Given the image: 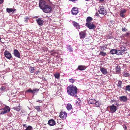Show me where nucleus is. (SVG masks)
<instances>
[{
	"label": "nucleus",
	"mask_w": 130,
	"mask_h": 130,
	"mask_svg": "<svg viewBox=\"0 0 130 130\" xmlns=\"http://www.w3.org/2000/svg\"><path fill=\"white\" fill-rule=\"evenodd\" d=\"M86 25L90 29H93L95 28L94 25L91 23H86Z\"/></svg>",
	"instance_id": "8"
},
{
	"label": "nucleus",
	"mask_w": 130,
	"mask_h": 130,
	"mask_svg": "<svg viewBox=\"0 0 130 130\" xmlns=\"http://www.w3.org/2000/svg\"><path fill=\"white\" fill-rule=\"evenodd\" d=\"M110 110L111 112H114L116 110V107L114 105L111 106L110 107Z\"/></svg>",
	"instance_id": "14"
},
{
	"label": "nucleus",
	"mask_w": 130,
	"mask_h": 130,
	"mask_svg": "<svg viewBox=\"0 0 130 130\" xmlns=\"http://www.w3.org/2000/svg\"><path fill=\"white\" fill-rule=\"evenodd\" d=\"M117 52V50L115 49H113L110 50V53L111 54L113 55L116 54Z\"/></svg>",
	"instance_id": "24"
},
{
	"label": "nucleus",
	"mask_w": 130,
	"mask_h": 130,
	"mask_svg": "<svg viewBox=\"0 0 130 130\" xmlns=\"http://www.w3.org/2000/svg\"><path fill=\"white\" fill-rule=\"evenodd\" d=\"M4 2V0H0V5L2 4Z\"/></svg>",
	"instance_id": "48"
},
{
	"label": "nucleus",
	"mask_w": 130,
	"mask_h": 130,
	"mask_svg": "<svg viewBox=\"0 0 130 130\" xmlns=\"http://www.w3.org/2000/svg\"><path fill=\"white\" fill-rule=\"evenodd\" d=\"M122 31H126L127 30V29L124 28H122Z\"/></svg>",
	"instance_id": "46"
},
{
	"label": "nucleus",
	"mask_w": 130,
	"mask_h": 130,
	"mask_svg": "<svg viewBox=\"0 0 130 130\" xmlns=\"http://www.w3.org/2000/svg\"><path fill=\"white\" fill-rule=\"evenodd\" d=\"M100 55L104 56L106 55L107 54L105 52H104L103 51H101L100 53Z\"/></svg>",
	"instance_id": "33"
},
{
	"label": "nucleus",
	"mask_w": 130,
	"mask_h": 130,
	"mask_svg": "<svg viewBox=\"0 0 130 130\" xmlns=\"http://www.w3.org/2000/svg\"><path fill=\"white\" fill-rule=\"evenodd\" d=\"M120 100L121 101L123 102H126L128 100V99L126 96H123L120 97Z\"/></svg>",
	"instance_id": "16"
},
{
	"label": "nucleus",
	"mask_w": 130,
	"mask_h": 130,
	"mask_svg": "<svg viewBox=\"0 0 130 130\" xmlns=\"http://www.w3.org/2000/svg\"><path fill=\"white\" fill-rule=\"evenodd\" d=\"M129 35V34L128 33H126V35H125L126 36H128Z\"/></svg>",
	"instance_id": "50"
},
{
	"label": "nucleus",
	"mask_w": 130,
	"mask_h": 130,
	"mask_svg": "<svg viewBox=\"0 0 130 130\" xmlns=\"http://www.w3.org/2000/svg\"><path fill=\"white\" fill-rule=\"evenodd\" d=\"M41 107L40 106H36L34 107V108L35 109L38 111L39 112L41 111Z\"/></svg>",
	"instance_id": "27"
},
{
	"label": "nucleus",
	"mask_w": 130,
	"mask_h": 130,
	"mask_svg": "<svg viewBox=\"0 0 130 130\" xmlns=\"http://www.w3.org/2000/svg\"><path fill=\"white\" fill-rule=\"evenodd\" d=\"M67 90L69 95L75 97L77 96V89L75 86L70 85L68 86Z\"/></svg>",
	"instance_id": "1"
},
{
	"label": "nucleus",
	"mask_w": 130,
	"mask_h": 130,
	"mask_svg": "<svg viewBox=\"0 0 130 130\" xmlns=\"http://www.w3.org/2000/svg\"><path fill=\"white\" fill-rule=\"evenodd\" d=\"M32 129V127L30 126H28V127H27L25 130H31Z\"/></svg>",
	"instance_id": "41"
},
{
	"label": "nucleus",
	"mask_w": 130,
	"mask_h": 130,
	"mask_svg": "<svg viewBox=\"0 0 130 130\" xmlns=\"http://www.w3.org/2000/svg\"><path fill=\"white\" fill-rule=\"evenodd\" d=\"M123 76L125 77H128L129 76L130 74L126 72H124L123 73Z\"/></svg>",
	"instance_id": "32"
},
{
	"label": "nucleus",
	"mask_w": 130,
	"mask_h": 130,
	"mask_svg": "<svg viewBox=\"0 0 130 130\" xmlns=\"http://www.w3.org/2000/svg\"><path fill=\"white\" fill-rule=\"evenodd\" d=\"M39 101L40 102V103H41V102H42L41 101H39H39H37V102H38V101Z\"/></svg>",
	"instance_id": "53"
},
{
	"label": "nucleus",
	"mask_w": 130,
	"mask_h": 130,
	"mask_svg": "<svg viewBox=\"0 0 130 130\" xmlns=\"http://www.w3.org/2000/svg\"><path fill=\"white\" fill-rule=\"evenodd\" d=\"M52 8L50 5L47 4L42 9L43 11L46 13H49L51 12Z\"/></svg>",
	"instance_id": "3"
},
{
	"label": "nucleus",
	"mask_w": 130,
	"mask_h": 130,
	"mask_svg": "<svg viewBox=\"0 0 130 130\" xmlns=\"http://www.w3.org/2000/svg\"><path fill=\"white\" fill-rule=\"evenodd\" d=\"M16 10V9L13 8H8L6 9V11L8 13H11L12 12H13Z\"/></svg>",
	"instance_id": "22"
},
{
	"label": "nucleus",
	"mask_w": 130,
	"mask_h": 130,
	"mask_svg": "<svg viewBox=\"0 0 130 130\" xmlns=\"http://www.w3.org/2000/svg\"><path fill=\"white\" fill-rule=\"evenodd\" d=\"M47 124L50 126H53L56 124L55 121L53 119H51L48 120Z\"/></svg>",
	"instance_id": "12"
},
{
	"label": "nucleus",
	"mask_w": 130,
	"mask_h": 130,
	"mask_svg": "<svg viewBox=\"0 0 130 130\" xmlns=\"http://www.w3.org/2000/svg\"><path fill=\"white\" fill-rule=\"evenodd\" d=\"M57 122L58 123H61V121L59 119H57Z\"/></svg>",
	"instance_id": "44"
},
{
	"label": "nucleus",
	"mask_w": 130,
	"mask_h": 130,
	"mask_svg": "<svg viewBox=\"0 0 130 130\" xmlns=\"http://www.w3.org/2000/svg\"><path fill=\"white\" fill-rule=\"evenodd\" d=\"M116 54L118 55H122L123 54L124 51L122 50H117Z\"/></svg>",
	"instance_id": "25"
},
{
	"label": "nucleus",
	"mask_w": 130,
	"mask_h": 130,
	"mask_svg": "<svg viewBox=\"0 0 130 130\" xmlns=\"http://www.w3.org/2000/svg\"><path fill=\"white\" fill-rule=\"evenodd\" d=\"M67 113L66 112H61L60 113L59 116L62 119H66L67 117Z\"/></svg>",
	"instance_id": "11"
},
{
	"label": "nucleus",
	"mask_w": 130,
	"mask_h": 130,
	"mask_svg": "<svg viewBox=\"0 0 130 130\" xmlns=\"http://www.w3.org/2000/svg\"><path fill=\"white\" fill-rule=\"evenodd\" d=\"M39 90V89L37 88H34L31 89H29L27 90L26 91V92H31L34 95L36 93H37Z\"/></svg>",
	"instance_id": "5"
},
{
	"label": "nucleus",
	"mask_w": 130,
	"mask_h": 130,
	"mask_svg": "<svg viewBox=\"0 0 130 130\" xmlns=\"http://www.w3.org/2000/svg\"><path fill=\"white\" fill-rule=\"evenodd\" d=\"M92 20V19L91 17H89L87 18L86 21L87 23H90V22Z\"/></svg>",
	"instance_id": "29"
},
{
	"label": "nucleus",
	"mask_w": 130,
	"mask_h": 130,
	"mask_svg": "<svg viewBox=\"0 0 130 130\" xmlns=\"http://www.w3.org/2000/svg\"><path fill=\"white\" fill-rule=\"evenodd\" d=\"M69 0L70 1H72V2H74L75 1V0Z\"/></svg>",
	"instance_id": "51"
},
{
	"label": "nucleus",
	"mask_w": 130,
	"mask_h": 130,
	"mask_svg": "<svg viewBox=\"0 0 130 130\" xmlns=\"http://www.w3.org/2000/svg\"><path fill=\"white\" fill-rule=\"evenodd\" d=\"M94 104H95L96 106L97 107H99L100 105V103L99 101H96V103H95Z\"/></svg>",
	"instance_id": "36"
},
{
	"label": "nucleus",
	"mask_w": 130,
	"mask_h": 130,
	"mask_svg": "<svg viewBox=\"0 0 130 130\" xmlns=\"http://www.w3.org/2000/svg\"><path fill=\"white\" fill-rule=\"evenodd\" d=\"M79 35H80V39L84 38H85L86 36V33L85 31H82L79 33Z\"/></svg>",
	"instance_id": "15"
},
{
	"label": "nucleus",
	"mask_w": 130,
	"mask_h": 130,
	"mask_svg": "<svg viewBox=\"0 0 130 130\" xmlns=\"http://www.w3.org/2000/svg\"><path fill=\"white\" fill-rule=\"evenodd\" d=\"M21 109V107L20 106H18L14 107L13 109L17 111H19Z\"/></svg>",
	"instance_id": "28"
},
{
	"label": "nucleus",
	"mask_w": 130,
	"mask_h": 130,
	"mask_svg": "<svg viewBox=\"0 0 130 130\" xmlns=\"http://www.w3.org/2000/svg\"><path fill=\"white\" fill-rule=\"evenodd\" d=\"M55 77L57 78L58 79L60 77V74L58 73H56L54 74Z\"/></svg>",
	"instance_id": "34"
},
{
	"label": "nucleus",
	"mask_w": 130,
	"mask_h": 130,
	"mask_svg": "<svg viewBox=\"0 0 130 130\" xmlns=\"http://www.w3.org/2000/svg\"><path fill=\"white\" fill-rule=\"evenodd\" d=\"M106 48V47L105 45L101 46L100 48V49L102 51L105 50Z\"/></svg>",
	"instance_id": "35"
},
{
	"label": "nucleus",
	"mask_w": 130,
	"mask_h": 130,
	"mask_svg": "<svg viewBox=\"0 0 130 130\" xmlns=\"http://www.w3.org/2000/svg\"><path fill=\"white\" fill-rule=\"evenodd\" d=\"M29 70L31 73L33 72L35 70L34 68L32 67H30L29 68Z\"/></svg>",
	"instance_id": "38"
},
{
	"label": "nucleus",
	"mask_w": 130,
	"mask_h": 130,
	"mask_svg": "<svg viewBox=\"0 0 130 130\" xmlns=\"http://www.w3.org/2000/svg\"><path fill=\"white\" fill-rule=\"evenodd\" d=\"M99 14L97 13H96V14H95V15L96 16H99Z\"/></svg>",
	"instance_id": "49"
},
{
	"label": "nucleus",
	"mask_w": 130,
	"mask_h": 130,
	"mask_svg": "<svg viewBox=\"0 0 130 130\" xmlns=\"http://www.w3.org/2000/svg\"><path fill=\"white\" fill-rule=\"evenodd\" d=\"M13 54L16 57L20 58L21 56L20 54L18 51L16 49H14L13 51Z\"/></svg>",
	"instance_id": "9"
},
{
	"label": "nucleus",
	"mask_w": 130,
	"mask_h": 130,
	"mask_svg": "<svg viewBox=\"0 0 130 130\" xmlns=\"http://www.w3.org/2000/svg\"><path fill=\"white\" fill-rule=\"evenodd\" d=\"M98 10L100 13L105 15L106 14V11L103 7H100Z\"/></svg>",
	"instance_id": "6"
},
{
	"label": "nucleus",
	"mask_w": 130,
	"mask_h": 130,
	"mask_svg": "<svg viewBox=\"0 0 130 130\" xmlns=\"http://www.w3.org/2000/svg\"><path fill=\"white\" fill-rule=\"evenodd\" d=\"M125 129H126V128H127V127H126V126H125Z\"/></svg>",
	"instance_id": "54"
},
{
	"label": "nucleus",
	"mask_w": 130,
	"mask_h": 130,
	"mask_svg": "<svg viewBox=\"0 0 130 130\" xmlns=\"http://www.w3.org/2000/svg\"><path fill=\"white\" fill-rule=\"evenodd\" d=\"M10 108L8 106H6L3 108L0 109V113L1 114H4L10 111Z\"/></svg>",
	"instance_id": "2"
},
{
	"label": "nucleus",
	"mask_w": 130,
	"mask_h": 130,
	"mask_svg": "<svg viewBox=\"0 0 130 130\" xmlns=\"http://www.w3.org/2000/svg\"><path fill=\"white\" fill-rule=\"evenodd\" d=\"M5 57L7 59H10L11 57V54L8 51H6L4 53Z\"/></svg>",
	"instance_id": "7"
},
{
	"label": "nucleus",
	"mask_w": 130,
	"mask_h": 130,
	"mask_svg": "<svg viewBox=\"0 0 130 130\" xmlns=\"http://www.w3.org/2000/svg\"><path fill=\"white\" fill-rule=\"evenodd\" d=\"M39 6L40 8L42 10L47 5V3L43 0H41L39 2Z\"/></svg>",
	"instance_id": "4"
},
{
	"label": "nucleus",
	"mask_w": 130,
	"mask_h": 130,
	"mask_svg": "<svg viewBox=\"0 0 130 130\" xmlns=\"http://www.w3.org/2000/svg\"><path fill=\"white\" fill-rule=\"evenodd\" d=\"M96 100L94 99H89L88 100V103L89 104H94L96 103Z\"/></svg>",
	"instance_id": "18"
},
{
	"label": "nucleus",
	"mask_w": 130,
	"mask_h": 130,
	"mask_svg": "<svg viewBox=\"0 0 130 130\" xmlns=\"http://www.w3.org/2000/svg\"><path fill=\"white\" fill-rule=\"evenodd\" d=\"M29 19L28 17H27L24 18V21L25 22H27L28 20Z\"/></svg>",
	"instance_id": "42"
},
{
	"label": "nucleus",
	"mask_w": 130,
	"mask_h": 130,
	"mask_svg": "<svg viewBox=\"0 0 130 130\" xmlns=\"http://www.w3.org/2000/svg\"><path fill=\"white\" fill-rule=\"evenodd\" d=\"M104 0H99V1L101 2H103L104 1Z\"/></svg>",
	"instance_id": "52"
},
{
	"label": "nucleus",
	"mask_w": 130,
	"mask_h": 130,
	"mask_svg": "<svg viewBox=\"0 0 130 130\" xmlns=\"http://www.w3.org/2000/svg\"><path fill=\"white\" fill-rule=\"evenodd\" d=\"M80 101H79V102L78 101L76 103V104L78 105H79L80 104Z\"/></svg>",
	"instance_id": "45"
},
{
	"label": "nucleus",
	"mask_w": 130,
	"mask_h": 130,
	"mask_svg": "<svg viewBox=\"0 0 130 130\" xmlns=\"http://www.w3.org/2000/svg\"><path fill=\"white\" fill-rule=\"evenodd\" d=\"M69 81L72 83H73V82H74V80L72 78H71L70 79Z\"/></svg>",
	"instance_id": "43"
},
{
	"label": "nucleus",
	"mask_w": 130,
	"mask_h": 130,
	"mask_svg": "<svg viewBox=\"0 0 130 130\" xmlns=\"http://www.w3.org/2000/svg\"><path fill=\"white\" fill-rule=\"evenodd\" d=\"M125 90L128 91H130V85H128L126 86L125 88Z\"/></svg>",
	"instance_id": "39"
},
{
	"label": "nucleus",
	"mask_w": 130,
	"mask_h": 130,
	"mask_svg": "<svg viewBox=\"0 0 130 130\" xmlns=\"http://www.w3.org/2000/svg\"><path fill=\"white\" fill-rule=\"evenodd\" d=\"M100 71L104 74H106L107 73L106 69L103 68H101Z\"/></svg>",
	"instance_id": "20"
},
{
	"label": "nucleus",
	"mask_w": 130,
	"mask_h": 130,
	"mask_svg": "<svg viewBox=\"0 0 130 130\" xmlns=\"http://www.w3.org/2000/svg\"><path fill=\"white\" fill-rule=\"evenodd\" d=\"M73 25L76 27L77 29H79L80 28V26L76 22L74 21L73 22Z\"/></svg>",
	"instance_id": "21"
},
{
	"label": "nucleus",
	"mask_w": 130,
	"mask_h": 130,
	"mask_svg": "<svg viewBox=\"0 0 130 130\" xmlns=\"http://www.w3.org/2000/svg\"><path fill=\"white\" fill-rule=\"evenodd\" d=\"M0 89L1 91H5L6 89V88L4 86H2L0 88Z\"/></svg>",
	"instance_id": "37"
},
{
	"label": "nucleus",
	"mask_w": 130,
	"mask_h": 130,
	"mask_svg": "<svg viewBox=\"0 0 130 130\" xmlns=\"http://www.w3.org/2000/svg\"><path fill=\"white\" fill-rule=\"evenodd\" d=\"M72 13L73 15H76L78 12V10L77 8L74 7L71 10Z\"/></svg>",
	"instance_id": "10"
},
{
	"label": "nucleus",
	"mask_w": 130,
	"mask_h": 130,
	"mask_svg": "<svg viewBox=\"0 0 130 130\" xmlns=\"http://www.w3.org/2000/svg\"><path fill=\"white\" fill-rule=\"evenodd\" d=\"M38 24L40 25H42L43 24V21L41 20L40 18H38L37 20Z\"/></svg>",
	"instance_id": "17"
},
{
	"label": "nucleus",
	"mask_w": 130,
	"mask_h": 130,
	"mask_svg": "<svg viewBox=\"0 0 130 130\" xmlns=\"http://www.w3.org/2000/svg\"><path fill=\"white\" fill-rule=\"evenodd\" d=\"M67 108L68 110H71L72 108V106L70 104H68L67 105Z\"/></svg>",
	"instance_id": "30"
},
{
	"label": "nucleus",
	"mask_w": 130,
	"mask_h": 130,
	"mask_svg": "<svg viewBox=\"0 0 130 130\" xmlns=\"http://www.w3.org/2000/svg\"><path fill=\"white\" fill-rule=\"evenodd\" d=\"M66 47L67 48V50L71 52L73 51V48L71 47V46L70 45H67L66 46Z\"/></svg>",
	"instance_id": "23"
},
{
	"label": "nucleus",
	"mask_w": 130,
	"mask_h": 130,
	"mask_svg": "<svg viewBox=\"0 0 130 130\" xmlns=\"http://www.w3.org/2000/svg\"><path fill=\"white\" fill-rule=\"evenodd\" d=\"M122 84V82L120 81H119L118 82V83L117 84V86L119 87H121V85Z\"/></svg>",
	"instance_id": "40"
},
{
	"label": "nucleus",
	"mask_w": 130,
	"mask_h": 130,
	"mask_svg": "<svg viewBox=\"0 0 130 130\" xmlns=\"http://www.w3.org/2000/svg\"><path fill=\"white\" fill-rule=\"evenodd\" d=\"M126 10L125 9H122L120 11V15L122 18L124 17L125 15L124 14L126 12Z\"/></svg>",
	"instance_id": "13"
},
{
	"label": "nucleus",
	"mask_w": 130,
	"mask_h": 130,
	"mask_svg": "<svg viewBox=\"0 0 130 130\" xmlns=\"http://www.w3.org/2000/svg\"><path fill=\"white\" fill-rule=\"evenodd\" d=\"M40 73V72L39 71H37L35 72V74H37Z\"/></svg>",
	"instance_id": "47"
},
{
	"label": "nucleus",
	"mask_w": 130,
	"mask_h": 130,
	"mask_svg": "<svg viewBox=\"0 0 130 130\" xmlns=\"http://www.w3.org/2000/svg\"><path fill=\"white\" fill-rule=\"evenodd\" d=\"M24 126H25L26 125V124H24Z\"/></svg>",
	"instance_id": "55"
},
{
	"label": "nucleus",
	"mask_w": 130,
	"mask_h": 130,
	"mask_svg": "<svg viewBox=\"0 0 130 130\" xmlns=\"http://www.w3.org/2000/svg\"><path fill=\"white\" fill-rule=\"evenodd\" d=\"M51 53L52 55L54 56L55 57H57L58 56V53L55 52H52Z\"/></svg>",
	"instance_id": "31"
},
{
	"label": "nucleus",
	"mask_w": 130,
	"mask_h": 130,
	"mask_svg": "<svg viewBox=\"0 0 130 130\" xmlns=\"http://www.w3.org/2000/svg\"><path fill=\"white\" fill-rule=\"evenodd\" d=\"M116 72L117 73L119 74L120 72V67L119 66H117L115 68Z\"/></svg>",
	"instance_id": "26"
},
{
	"label": "nucleus",
	"mask_w": 130,
	"mask_h": 130,
	"mask_svg": "<svg viewBox=\"0 0 130 130\" xmlns=\"http://www.w3.org/2000/svg\"><path fill=\"white\" fill-rule=\"evenodd\" d=\"M78 69L80 70H83L86 69V67L85 66H78Z\"/></svg>",
	"instance_id": "19"
}]
</instances>
